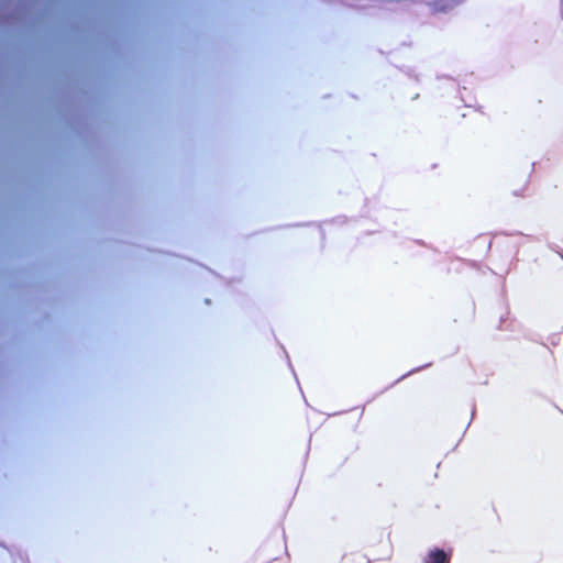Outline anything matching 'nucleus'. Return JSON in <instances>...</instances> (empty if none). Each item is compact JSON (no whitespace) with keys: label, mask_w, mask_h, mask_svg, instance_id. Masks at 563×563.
Returning <instances> with one entry per match:
<instances>
[{"label":"nucleus","mask_w":563,"mask_h":563,"mask_svg":"<svg viewBox=\"0 0 563 563\" xmlns=\"http://www.w3.org/2000/svg\"><path fill=\"white\" fill-rule=\"evenodd\" d=\"M451 552H445L443 549L434 547L424 559V563H450Z\"/></svg>","instance_id":"1"}]
</instances>
